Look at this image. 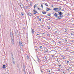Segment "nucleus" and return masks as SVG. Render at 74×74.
I'll return each mask as SVG.
<instances>
[{
  "label": "nucleus",
  "mask_w": 74,
  "mask_h": 74,
  "mask_svg": "<svg viewBox=\"0 0 74 74\" xmlns=\"http://www.w3.org/2000/svg\"><path fill=\"white\" fill-rule=\"evenodd\" d=\"M47 15H48V16H50L51 17V14H48Z\"/></svg>",
  "instance_id": "nucleus-24"
},
{
  "label": "nucleus",
  "mask_w": 74,
  "mask_h": 74,
  "mask_svg": "<svg viewBox=\"0 0 74 74\" xmlns=\"http://www.w3.org/2000/svg\"><path fill=\"white\" fill-rule=\"evenodd\" d=\"M37 34V35L38 36V35H40V34Z\"/></svg>",
  "instance_id": "nucleus-42"
},
{
  "label": "nucleus",
  "mask_w": 74,
  "mask_h": 74,
  "mask_svg": "<svg viewBox=\"0 0 74 74\" xmlns=\"http://www.w3.org/2000/svg\"><path fill=\"white\" fill-rule=\"evenodd\" d=\"M33 11H34V12H35V11H35V10L34 9L33 10Z\"/></svg>",
  "instance_id": "nucleus-46"
},
{
  "label": "nucleus",
  "mask_w": 74,
  "mask_h": 74,
  "mask_svg": "<svg viewBox=\"0 0 74 74\" xmlns=\"http://www.w3.org/2000/svg\"><path fill=\"white\" fill-rule=\"evenodd\" d=\"M63 73H64V71H63Z\"/></svg>",
  "instance_id": "nucleus-49"
},
{
  "label": "nucleus",
  "mask_w": 74,
  "mask_h": 74,
  "mask_svg": "<svg viewBox=\"0 0 74 74\" xmlns=\"http://www.w3.org/2000/svg\"><path fill=\"white\" fill-rule=\"evenodd\" d=\"M42 14H47V13L45 12H42Z\"/></svg>",
  "instance_id": "nucleus-15"
},
{
  "label": "nucleus",
  "mask_w": 74,
  "mask_h": 74,
  "mask_svg": "<svg viewBox=\"0 0 74 74\" xmlns=\"http://www.w3.org/2000/svg\"><path fill=\"white\" fill-rule=\"evenodd\" d=\"M20 6L21 9L23 8H24V5H23L22 3H20Z\"/></svg>",
  "instance_id": "nucleus-6"
},
{
  "label": "nucleus",
  "mask_w": 74,
  "mask_h": 74,
  "mask_svg": "<svg viewBox=\"0 0 74 74\" xmlns=\"http://www.w3.org/2000/svg\"><path fill=\"white\" fill-rule=\"evenodd\" d=\"M48 20H49V21H51V19H50V18H49L48 19Z\"/></svg>",
  "instance_id": "nucleus-56"
},
{
  "label": "nucleus",
  "mask_w": 74,
  "mask_h": 74,
  "mask_svg": "<svg viewBox=\"0 0 74 74\" xmlns=\"http://www.w3.org/2000/svg\"><path fill=\"white\" fill-rule=\"evenodd\" d=\"M14 57L13 56H12V60H14Z\"/></svg>",
  "instance_id": "nucleus-25"
},
{
  "label": "nucleus",
  "mask_w": 74,
  "mask_h": 74,
  "mask_svg": "<svg viewBox=\"0 0 74 74\" xmlns=\"http://www.w3.org/2000/svg\"><path fill=\"white\" fill-rule=\"evenodd\" d=\"M42 34H45V33H42Z\"/></svg>",
  "instance_id": "nucleus-53"
},
{
  "label": "nucleus",
  "mask_w": 74,
  "mask_h": 74,
  "mask_svg": "<svg viewBox=\"0 0 74 74\" xmlns=\"http://www.w3.org/2000/svg\"><path fill=\"white\" fill-rule=\"evenodd\" d=\"M58 15L59 16L58 17V18H60V19H62V18H63V13L61 12H58Z\"/></svg>",
  "instance_id": "nucleus-1"
},
{
  "label": "nucleus",
  "mask_w": 74,
  "mask_h": 74,
  "mask_svg": "<svg viewBox=\"0 0 74 74\" xmlns=\"http://www.w3.org/2000/svg\"><path fill=\"white\" fill-rule=\"evenodd\" d=\"M47 10H46V12L48 11H49V10H51V9L50 8H47Z\"/></svg>",
  "instance_id": "nucleus-11"
},
{
  "label": "nucleus",
  "mask_w": 74,
  "mask_h": 74,
  "mask_svg": "<svg viewBox=\"0 0 74 74\" xmlns=\"http://www.w3.org/2000/svg\"><path fill=\"white\" fill-rule=\"evenodd\" d=\"M24 73V74H26V71H25V68L23 66V69Z\"/></svg>",
  "instance_id": "nucleus-9"
},
{
  "label": "nucleus",
  "mask_w": 74,
  "mask_h": 74,
  "mask_svg": "<svg viewBox=\"0 0 74 74\" xmlns=\"http://www.w3.org/2000/svg\"><path fill=\"white\" fill-rule=\"evenodd\" d=\"M34 14H36V13H34Z\"/></svg>",
  "instance_id": "nucleus-55"
},
{
  "label": "nucleus",
  "mask_w": 74,
  "mask_h": 74,
  "mask_svg": "<svg viewBox=\"0 0 74 74\" xmlns=\"http://www.w3.org/2000/svg\"><path fill=\"white\" fill-rule=\"evenodd\" d=\"M54 16L55 17H56L57 19H60V18H59V16H58V14H57L56 13H55L54 14Z\"/></svg>",
  "instance_id": "nucleus-5"
},
{
  "label": "nucleus",
  "mask_w": 74,
  "mask_h": 74,
  "mask_svg": "<svg viewBox=\"0 0 74 74\" xmlns=\"http://www.w3.org/2000/svg\"><path fill=\"white\" fill-rule=\"evenodd\" d=\"M40 48H42V46H40Z\"/></svg>",
  "instance_id": "nucleus-44"
},
{
  "label": "nucleus",
  "mask_w": 74,
  "mask_h": 74,
  "mask_svg": "<svg viewBox=\"0 0 74 74\" xmlns=\"http://www.w3.org/2000/svg\"><path fill=\"white\" fill-rule=\"evenodd\" d=\"M39 16H37L36 17L38 18V19L39 18Z\"/></svg>",
  "instance_id": "nucleus-36"
},
{
  "label": "nucleus",
  "mask_w": 74,
  "mask_h": 74,
  "mask_svg": "<svg viewBox=\"0 0 74 74\" xmlns=\"http://www.w3.org/2000/svg\"><path fill=\"white\" fill-rule=\"evenodd\" d=\"M3 67L4 69H5V64H3Z\"/></svg>",
  "instance_id": "nucleus-16"
},
{
  "label": "nucleus",
  "mask_w": 74,
  "mask_h": 74,
  "mask_svg": "<svg viewBox=\"0 0 74 74\" xmlns=\"http://www.w3.org/2000/svg\"><path fill=\"white\" fill-rule=\"evenodd\" d=\"M58 43H59V44H60L62 43V42L59 41V42H58Z\"/></svg>",
  "instance_id": "nucleus-32"
},
{
  "label": "nucleus",
  "mask_w": 74,
  "mask_h": 74,
  "mask_svg": "<svg viewBox=\"0 0 74 74\" xmlns=\"http://www.w3.org/2000/svg\"><path fill=\"white\" fill-rule=\"evenodd\" d=\"M56 61H57V62H58L59 60H58V58H57V60H56Z\"/></svg>",
  "instance_id": "nucleus-37"
},
{
  "label": "nucleus",
  "mask_w": 74,
  "mask_h": 74,
  "mask_svg": "<svg viewBox=\"0 0 74 74\" xmlns=\"http://www.w3.org/2000/svg\"><path fill=\"white\" fill-rule=\"evenodd\" d=\"M61 66V64L59 65V67H60Z\"/></svg>",
  "instance_id": "nucleus-45"
},
{
  "label": "nucleus",
  "mask_w": 74,
  "mask_h": 74,
  "mask_svg": "<svg viewBox=\"0 0 74 74\" xmlns=\"http://www.w3.org/2000/svg\"><path fill=\"white\" fill-rule=\"evenodd\" d=\"M61 8H62V7H61L59 8H58V9L59 10V11H60V10H61Z\"/></svg>",
  "instance_id": "nucleus-28"
},
{
  "label": "nucleus",
  "mask_w": 74,
  "mask_h": 74,
  "mask_svg": "<svg viewBox=\"0 0 74 74\" xmlns=\"http://www.w3.org/2000/svg\"><path fill=\"white\" fill-rule=\"evenodd\" d=\"M69 61H67V63H69Z\"/></svg>",
  "instance_id": "nucleus-47"
},
{
  "label": "nucleus",
  "mask_w": 74,
  "mask_h": 74,
  "mask_svg": "<svg viewBox=\"0 0 74 74\" xmlns=\"http://www.w3.org/2000/svg\"><path fill=\"white\" fill-rule=\"evenodd\" d=\"M71 35H73V36H74V33L72 32L71 33Z\"/></svg>",
  "instance_id": "nucleus-26"
},
{
  "label": "nucleus",
  "mask_w": 74,
  "mask_h": 74,
  "mask_svg": "<svg viewBox=\"0 0 74 74\" xmlns=\"http://www.w3.org/2000/svg\"><path fill=\"white\" fill-rule=\"evenodd\" d=\"M58 71H60V69H58Z\"/></svg>",
  "instance_id": "nucleus-64"
},
{
  "label": "nucleus",
  "mask_w": 74,
  "mask_h": 74,
  "mask_svg": "<svg viewBox=\"0 0 74 74\" xmlns=\"http://www.w3.org/2000/svg\"><path fill=\"white\" fill-rule=\"evenodd\" d=\"M27 59H29V56L27 55Z\"/></svg>",
  "instance_id": "nucleus-21"
},
{
  "label": "nucleus",
  "mask_w": 74,
  "mask_h": 74,
  "mask_svg": "<svg viewBox=\"0 0 74 74\" xmlns=\"http://www.w3.org/2000/svg\"><path fill=\"white\" fill-rule=\"evenodd\" d=\"M49 36L48 34H47V36Z\"/></svg>",
  "instance_id": "nucleus-58"
},
{
  "label": "nucleus",
  "mask_w": 74,
  "mask_h": 74,
  "mask_svg": "<svg viewBox=\"0 0 74 74\" xmlns=\"http://www.w3.org/2000/svg\"><path fill=\"white\" fill-rule=\"evenodd\" d=\"M19 44L20 48H23V43L21 41H19Z\"/></svg>",
  "instance_id": "nucleus-2"
},
{
  "label": "nucleus",
  "mask_w": 74,
  "mask_h": 74,
  "mask_svg": "<svg viewBox=\"0 0 74 74\" xmlns=\"http://www.w3.org/2000/svg\"><path fill=\"white\" fill-rule=\"evenodd\" d=\"M66 51H68V50H69V49H68L67 48H66Z\"/></svg>",
  "instance_id": "nucleus-38"
},
{
  "label": "nucleus",
  "mask_w": 74,
  "mask_h": 74,
  "mask_svg": "<svg viewBox=\"0 0 74 74\" xmlns=\"http://www.w3.org/2000/svg\"><path fill=\"white\" fill-rule=\"evenodd\" d=\"M65 32H67V29H65Z\"/></svg>",
  "instance_id": "nucleus-41"
},
{
  "label": "nucleus",
  "mask_w": 74,
  "mask_h": 74,
  "mask_svg": "<svg viewBox=\"0 0 74 74\" xmlns=\"http://www.w3.org/2000/svg\"><path fill=\"white\" fill-rule=\"evenodd\" d=\"M53 10L55 11L56 12H58L60 11H59V8H54L53 9Z\"/></svg>",
  "instance_id": "nucleus-4"
},
{
  "label": "nucleus",
  "mask_w": 74,
  "mask_h": 74,
  "mask_svg": "<svg viewBox=\"0 0 74 74\" xmlns=\"http://www.w3.org/2000/svg\"><path fill=\"white\" fill-rule=\"evenodd\" d=\"M44 25H42V27H44Z\"/></svg>",
  "instance_id": "nucleus-50"
},
{
  "label": "nucleus",
  "mask_w": 74,
  "mask_h": 74,
  "mask_svg": "<svg viewBox=\"0 0 74 74\" xmlns=\"http://www.w3.org/2000/svg\"><path fill=\"white\" fill-rule=\"evenodd\" d=\"M17 67H18V66H19V64H17Z\"/></svg>",
  "instance_id": "nucleus-57"
},
{
  "label": "nucleus",
  "mask_w": 74,
  "mask_h": 74,
  "mask_svg": "<svg viewBox=\"0 0 74 74\" xmlns=\"http://www.w3.org/2000/svg\"><path fill=\"white\" fill-rule=\"evenodd\" d=\"M48 29H50V27H49Z\"/></svg>",
  "instance_id": "nucleus-52"
},
{
  "label": "nucleus",
  "mask_w": 74,
  "mask_h": 74,
  "mask_svg": "<svg viewBox=\"0 0 74 74\" xmlns=\"http://www.w3.org/2000/svg\"><path fill=\"white\" fill-rule=\"evenodd\" d=\"M39 21H41V19H40L39 20Z\"/></svg>",
  "instance_id": "nucleus-48"
},
{
  "label": "nucleus",
  "mask_w": 74,
  "mask_h": 74,
  "mask_svg": "<svg viewBox=\"0 0 74 74\" xmlns=\"http://www.w3.org/2000/svg\"><path fill=\"white\" fill-rule=\"evenodd\" d=\"M35 13H36V14H38V12H37V11L36 10L35 11Z\"/></svg>",
  "instance_id": "nucleus-30"
},
{
  "label": "nucleus",
  "mask_w": 74,
  "mask_h": 74,
  "mask_svg": "<svg viewBox=\"0 0 74 74\" xmlns=\"http://www.w3.org/2000/svg\"><path fill=\"white\" fill-rule=\"evenodd\" d=\"M24 9H28L29 8H27L26 6L24 7Z\"/></svg>",
  "instance_id": "nucleus-12"
},
{
  "label": "nucleus",
  "mask_w": 74,
  "mask_h": 74,
  "mask_svg": "<svg viewBox=\"0 0 74 74\" xmlns=\"http://www.w3.org/2000/svg\"><path fill=\"white\" fill-rule=\"evenodd\" d=\"M48 72H49V73H51V72L50 71V70H49L48 71Z\"/></svg>",
  "instance_id": "nucleus-40"
},
{
  "label": "nucleus",
  "mask_w": 74,
  "mask_h": 74,
  "mask_svg": "<svg viewBox=\"0 0 74 74\" xmlns=\"http://www.w3.org/2000/svg\"><path fill=\"white\" fill-rule=\"evenodd\" d=\"M61 11H64V10H62Z\"/></svg>",
  "instance_id": "nucleus-63"
},
{
  "label": "nucleus",
  "mask_w": 74,
  "mask_h": 74,
  "mask_svg": "<svg viewBox=\"0 0 74 74\" xmlns=\"http://www.w3.org/2000/svg\"><path fill=\"white\" fill-rule=\"evenodd\" d=\"M41 7L42 8H43V5L42 4H41Z\"/></svg>",
  "instance_id": "nucleus-31"
},
{
  "label": "nucleus",
  "mask_w": 74,
  "mask_h": 74,
  "mask_svg": "<svg viewBox=\"0 0 74 74\" xmlns=\"http://www.w3.org/2000/svg\"><path fill=\"white\" fill-rule=\"evenodd\" d=\"M12 36H11V42H12V44H14V36H13V34H12Z\"/></svg>",
  "instance_id": "nucleus-3"
},
{
  "label": "nucleus",
  "mask_w": 74,
  "mask_h": 74,
  "mask_svg": "<svg viewBox=\"0 0 74 74\" xmlns=\"http://www.w3.org/2000/svg\"><path fill=\"white\" fill-rule=\"evenodd\" d=\"M36 48V49H35V50H36V51H38V47H35V48Z\"/></svg>",
  "instance_id": "nucleus-18"
},
{
  "label": "nucleus",
  "mask_w": 74,
  "mask_h": 74,
  "mask_svg": "<svg viewBox=\"0 0 74 74\" xmlns=\"http://www.w3.org/2000/svg\"><path fill=\"white\" fill-rule=\"evenodd\" d=\"M17 68H18V70H20V69H19V66H17Z\"/></svg>",
  "instance_id": "nucleus-23"
},
{
  "label": "nucleus",
  "mask_w": 74,
  "mask_h": 74,
  "mask_svg": "<svg viewBox=\"0 0 74 74\" xmlns=\"http://www.w3.org/2000/svg\"><path fill=\"white\" fill-rule=\"evenodd\" d=\"M11 55L12 56L14 57V56H13V54H12V53H11Z\"/></svg>",
  "instance_id": "nucleus-34"
},
{
  "label": "nucleus",
  "mask_w": 74,
  "mask_h": 74,
  "mask_svg": "<svg viewBox=\"0 0 74 74\" xmlns=\"http://www.w3.org/2000/svg\"><path fill=\"white\" fill-rule=\"evenodd\" d=\"M27 7H28V8H29V6H27Z\"/></svg>",
  "instance_id": "nucleus-60"
},
{
  "label": "nucleus",
  "mask_w": 74,
  "mask_h": 74,
  "mask_svg": "<svg viewBox=\"0 0 74 74\" xmlns=\"http://www.w3.org/2000/svg\"><path fill=\"white\" fill-rule=\"evenodd\" d=\"M31 32L33 34L34 33V29H33V28H32L31 29Z\"/></svg>",
  "instance_id": "nucleus-8"
},
{
  "label": "nucleus",
  "mask_w": 74,
  "mask_h": 74,
  "mask_svg": "<svg viewBox=\"0 0 74 74\" xmlns=\"http://www.w3.org/2000/svg\"><path fill=\"white\" fill-rule=\"evenodd\" d=\"M32 3L33 4V3L32 2H31L30 3V5L29 6L30 8V7H32Z\"/></svg>",
  "instance_id": "nucleus-13"
},
{
  "label": "nucleus",
  "mask_w": 74,
  "mask_h": 74,
  "mask_svg": "<svg viewBox=\"0 0 74 74\" xmlns=\"http://www.w3.org/2000/svg\"><path fill=\"white\" fill-rule=\"evenodd\" d=\"M32 74V73H31V72H30L29 73V74Z\"/></svg>",
  "instance_id": "nucleus-62"
},
{
  "label": "nucleus",
  "mask_w": 74,
  "mask_h": 74,
  "mask_svg": "<svg viewBox=\"0 0 74 74\" xmlns=\"http://www.w3.org/2000/svg\"><path fill=\"white\" fill-rule=\"evenodd\" d=\"M53 7V5H51V7Z\"/></svg>",
  "instance_id": "nucleus-59"
},
{
  "label": "nucleus",
  "mask_w": 74,
  "mask_h": 74,
  "mask_svg": "<svg viewBox=\"0 0 74 74\" xmlns=\"http://www.w3.org/2000/svg\"><path fill=\"white\" fill-rule=\"evenodd\" d=\"M63 59H65V58H64V57H63V58H62Z\"/></svg>",
  "instance_id": "nucleus-51"
},
{
  "label": "nucleus",
  "mask_w": 74,
  "mask_h": 74,
  "mask_svg": "<svg viewBox=\"0 0 74 74\" xmlns=\"http://www.w3.org/2000/svg\"><path fill=\"white\" fill-rule=\"evenodd\" d=\"M56 33H58V31H56L55 32Z\"/></svg>",
  "instance_id": "nucleus-43"
},
{
  "label": "nucleus",
  "mask_w": 74,
  "mask_h": 74,
  "mask_svg": "<svg viewBox=\"0 0 74 74\" xmlns=\"http://www.w3.org/2000/svg\"><path fill=\"white\" fill-rule=\"evenodd\" d=\"M37 5H38V4L37 3L34 6V9L36 8V7H37Z\"/></svg>",
  "instance_id": "nucleus-10"
},
{
  "label": "nucleus",
  "mask_w": 74,
  "mask_h": 74,
  "mask_svg": "<svg viewBox=\"0 0 74 74\" xmlns=\"http://www.w3.org/2000/svg\"><path fill=\"white\" fill-rule=\"evenodd\" d=\"M46 49L45 52H48V49Z\"/></svg>",
  "instance_id": "nucleus-19"
},
{
  "label": "nucleus",
  "mask_w": 74,
  "mask_h": 74,
  "mask_svg": "<svg viewBox=\"0 0 74 74\" xmlns=\"http://www.w3.org/2000/svg\"><path fill=\"white\" fill-rule=\"evenodd\" d=\"M45 59H47V58H46V57H45Z\"/></svg>",
  "instance_id": "nucleus-61"
},
{
  "label": "nucleus",
  "mask_w": 74,
  "mask_h": 74,
  "mask_svg": "<svg viewBox=\"0 0 74 74\" xmlns=\"http://www.w3.org/2000/svg\"><path fill=\"white\" fill-rule=\"evenodd\" d=\"M51 56L52 57H53V58H54V55H51Z\"/></svg>",
  "instance_id": "nucleus-33"
},
{
  "label": "nucleus",
  "mask_w": 74,
  "mask_h": 74,
  "mask_svg": "<svg viewBox=\"0 0 74 74\" xmlns=\"http://www.w3.org/2000/svg\"><path fill=\"white\" fill-rule=\"evenodd\" d=\"M12 62L13 63V64H15V60H12Z\"/></svg>",
  "instance_id": "nucleus-14"
},
{
  "label": "nucleus",
  "mask_w": 74,
  "mask_h": 74,
  "mask_svg": "<svg viewBox=\"0 0 74 74\" xmlns=\"http://www.w3.org/2000/svg\"><path fill=\"white\" fill-rule=\"evenodd\" d=\"M21 14L22 16H23L24 15V14H23V13L22 12H21Z\"/></svg>",
  "instance_id": "nucleus-20"
},
{
  "label": "nucleus",
  "mask_w": 74,
  "mask_h": 74,
  "mask_svg": "<svg viewBox=\"0 0 74 74\" xmlns=\"http://www.w3.org/2000/svg\"><path fill=\"white\" fill-rule=\"evenodd\" d=\"M38 10H39L40 11L41 10V9H40L39 8H38Z\"/></svg>",
  "instance_id": "nucleus-35"
},
{
  "label": "nucleus",
  "mask_w": 74,
  "mask_h": 74,
  "mask_svg": "<svg viewBox=\"0 0 74 74\" xmlns=\"http://www.w3.org/2000/svg\"><path fill=\"white\" fill-rule=\"evenodd\" d=\"M41 73H44V72H43V71L42 70H41Z\"/></svg>",
  "instance_id": "nucleus-39"
},
{
  "label": "nucleus",
  "mask_w": 74,
  "mask_h": 74,
  "mask_svg": "<svg viewBox=\"0 0 74 74\" xmlns=\"http://www.w3.org/2000/svg\"><path fill=\"white\" fill-rule=\"evenodd\" d=\"M26 14L28 16H32V14L29 12H26Z\"/></svg>",
  "instance_id": "nucleus-7"
},
{
  "label": "nucleus",
  "mask_w": 74,
  "mask_h": 74,
  "mask_svg": "<svg viewBox=\"0 0 74 74\" xmlns=\"http://www.w3.org/2000/svg\"><path fill=\"white\" fill-rule=\"evenodd\" d=\"M45 5H46V6H47V7H48V4L47 3H46L45 4Z\"/></svg>",
  "instance_id": "nucleus-29"
},
{
  "label": "nucleus",
  "mask_w": 74,
  "mask_h": 74,
  "mask_svg": "<svg viewBox=\"0 0 74 74\" xmlns=\"http://www.w3.org/2000/svg\"><path fill=\"white\" fill-rule=\"evenodd\" d=\"M64 41H65V42H67V39H64Z\"/></svg>",
  "instance_id": "nucleus-22"
},
{
  "label": "nucleus",
  "mask_w": 74,
  "mask_h": 74,
  "mask_svg": "<svg viewBox=\"0 0 74 74\" xmlns=\"http://www.w3.org/2000/svg\"><path fill=\"white\" fill-rule=\"evenodd\" d=\"M17 32H18V31H15V35H16L17 34Z\"/></svg>",
  "instance_id": "nucleus-17"
},
{
  "label": "nucleus",
  "mask_w": 74,
  "mask_h": 74,
  "mask_svg": "<svg viewBox=\"0 0 74 74\" xmlns=\"http://www.w3.org/2000/svg\"><path fill=\"white\" fill-rule=\"evenodd\" d=\"M67 70H68V71H69V69H67Z\"/></svg>",
  "instance_id": "nucleus-54"
},
{
  "label": "nucleus",
  "mask_w": 74,
  "mask_h": 74,
  "mask_svg": "<svg viewBox=\"0 0 74 74\" xmlns=\"http://www.w3.org/2000/svg\"><path fill=\"white\" fill-rule=\"evenodd\" d=\"M52 66H56V64H52Z\"/></svg>",
  "instance_id": "nucleus-27"
}]
</instances>
